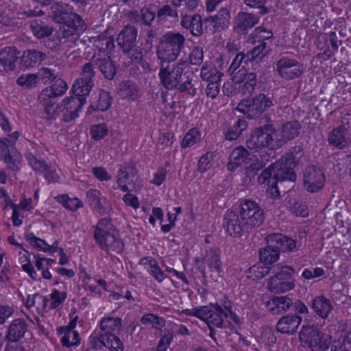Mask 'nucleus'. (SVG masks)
Masks as SVG:
<instances>
[{"label":"nucleus","instance_id":"obj_1","mask_svg":"<svg viewBox=\"0 0 351 351\" xmlns=\"http://www.w3.org/2000/svg\"><path fill=\"white\" fill-rule=\"evenodd\" d=\"M240 208L239 213L228 210L223 216V226L230 236L241 237L260 226L265 219L264 210L254 201L245 200Z\"/></svg>","mask_w":351,"mask_h":351},{"label":"nucleus","instance_id":"obj_2","mask_svg":"<svg viewBox=\"0 0 351 351\" xmlns=\"http://www.w3.org/2000/svg\"><path fill=\"white\" fill-rule=\"evenodd\" d=\"M186 69V64L184 61L173 64H160L158 73L160 84L168 90L177 88L181 93L187 91L190 95H195V89L190 92L193 87L192 78L184 71Z\"/></svg>","mask_w":351,"mask_h":351},{"label":"nucleus","instance_id":"obj_3","mask_svg":"<svg viewBox=\"0 0 351 351\" xmlns=\"http://www.w3.org/2000/svg\"><path fill=\"white\" fill-rule=\"evenodd\" d=\"M51 9L50 16L52 19L63 25L58 32L60 40L73 37L77 34L78 31L84 29V21L82 17L69 10L66 4L56 3L52 5Z\"/></svg>","mask_w":351,"mask_h":351},{"label":"nucleus","instance_id":"obj_4","mask_svg":"<svg viewBox=\"0 0 351 351\" xmlns=\"http://www.w3.org/2000/svg\"><path fill=\"white\" fill-rule=\"evenodd\" d=\"M93 228L95 243L103 251L112 256L123 252V242L110 220L101 219Z\"/></svg>","mask_w":351,"mask_h":351},{"label":"nucleus","instance_id":"obj_5","mask_svg":"<svg viewBox=\"0 0 351 351\" xmlns=\"http://www.w3.org/2000/svg\"><path fill=\"white\" fill-rule=\"evenodd\" d=\"M268 245L261 247L258 254L265 265H271L279 259L280 251L293 252L298 250L297 241L280 233L269 234L266 237Z\"/></svg>","mask_w":351,"mask_h":351},{"label":"nucleus","instance_id":"obj_6","mask_svg":"<svg viewBox=\"0 0 351 351\" xmlns=\"http://www.w3.org/2000/svg\"><path fill=\"white\" fill-rule=\"evenodd\" d=\"M185 38L180 33L168 32L163 35L157 47L156 54L160 64L174 62L184 47Z\"/></svg>","mask_w":351,"mask_h":351},{"label":"nucleus","instance_id":"obj_7","mask_svg":"<svg viewBox=\"0 0 351 351\" xmlns=\"http://www.w3.org/2000/svg\"><path fill=\"white\" fill-rule=\"evenodd\" d=\"M276 134V130L273 124L267 123L263 126L255 128L250 136L246 139L247 149L254 152H261L265 148L271 151L278 149L274 147L275 141L274 136Z\"/></svg>","mask_w":351,"mask_h":351},{"label":"nucleus","instance_id":"obj_8","mask_svg":"<svg viewBox=\"0 0 351 351\" xmlns=\"http://www.w3.org/2000/svg\"><path fill=\"white\" fill-rule=\"evenodd\" d=\"M121 326L122 319L119 317H106L100 321L101 339L106 341L107 348L111 351H123V343L117 336Z\"/></svg>","mask_w":351,"mask_h":351},{"label":"nucleus","instance_id":"obj_9","mask_svg":"<svg viewBox=\"0 0 351 351\" xmlns=\"http://www.w3.org/2000/svg\"><path fill=\"white\" fill-rule=\"evenodd\" d=\"M273 106L271 98L265 94L247 99H242L238 104L237 110L248 119H256Z\"/></svg>","mask_w":351,"mask_h":351},{"label":"nucleus","instance_id":"obj_10","mask_svg":"<svg viewBox=\"0 0 351 351\" xmlns=\"http://www.w3.org/2000/svg\"><path fill=\"white\" fill-rule=\"evenodd\" d=\"M299 338L311 351H325L331 343L330 336L324 334L314 326H303Z\"/></svg>","mask_w":351,"mask_h":351},{"label":"nucleus","instance_id":"obj_11","mask_svg":"<svg viewBox=\"0 0 351 351\" xmlns=\"http://www.w3.org/2000/svg\"><path fill=\"white\" fill-rule=\"evenodd\" d=\"M294 269L288 265H277L273 267L274 276L269 279L268 285L270 289L279 293H284L291 290L294 287V282L280 284L279 280H292Z\"/></svg>","mask_w":351,"mask_h":351},{"label":"nucleus","instance_id":"obj_12","mask_svg":"<svg viewBox=\"0 0 351 351\" xmlns=\"http://www.w3.org/2000/svg\"><path fill=\"white\" fill-rule=\"evenodd\" d=\"M203 308H206V312L202 315V320L204 321L209 327L210 334L213 333V327L226 328L229 324L226 320L228 317L226 308L223 309L217 303L210 304V306H203Z\"/></svg>","mask_w":351,"mask_h":351},{"label":"nucleus","instance_id":"obj_13","mask_svg":"<svg viewBox=\"0 0 351 351\" xmlns=\"http://www.w3.org/2000/svg\"><path fill=\"white\" fill-rule=\"evenodd\" d=\"M303 182L307 191L317 193L324 185V173L319 167L314 165L308 166L303 172Z\"/></svg>","mask_w":351,"mask_h":351},{"label":"nucleus","instance_id":"obj_14","mask_svg":"<svg viewBox=\"0 0 351 351\" xmlns=\"http://www.w3.org/2000/svg\"><path fill=\"white\" fill-rule=\"evenodd\" d=\"M276 71L280 77L287 80L299 77L304 72L303 64L289 58H282L276 62Z\"/></svg>","mask_w":351,"mask_h":351},{"label":"nucleus","instance_id":"obj_15","mask_svg":"<svg viewBox=\"0 0 351 351\" xmlns=\"http://www.w3.org/2000/svg\"><path fill=\"white\" fill-rule=\"evenodd\" d=\"M266 169H269L271 172V178L280 182V186L282 187L285 182L293 183L296 180V173L294 167L288 164H285L281 160L276 161Z\"/></svg>","mask_w":351,"mask_h":351},{"label":"nucleus","instance_id":"obj_16","mask_svg":"<svg viewBox=\"0 0 351 351\" xmlns=\"http://www.w3.org/2000/svg\"><path fill=\"white\" fill-rule=\"evenodd\" d=\"M85 103L86 99L83 97L71 96L64 99L62 101L63 108L62 120L66 123L75 120L78 117V112L81 110Z\"/></svg>","mask_w":351,"mask_h":351},{"label":"nucleus","instance_id":"obj_17","mask_svg":"<svg viewBox=\"0 0 351 351\" xmlns=\"http://www.w3.org/2000/svg\"><path fill=\"white\" fill-rule=\"evenodd\" d=\"M138 29L133 25H127L121 30L117 38V45L123 52H128L137 45Z\"/></svg>","mask_w":351,"mask_h":351},{"label":"nucleus","instance_id":"obj_18","mask_svg":"<svg viewBox=\"0 0 351 351\" xmlns=\"http://www.w3.org/2000/svg\"><path fill=\"white\" fill-rule=\"evenodd\" d=\"M259 21V16L247 12H240L234 18V31L240 35H245Z\"/></svg>","mask_w":351,"mask_h":351},{"label":"nucleus","instance_id":"obj_19","mask_svg":"<svg viewBox=\"0 0 351 351\" xmlns=\"http://www.w3.org/2000/svg\"><path fill=\"white\" fill-rule=\"evenodd\" d=\"M301 128L302 125L298 121H287L282 124L280 130L281 137L276 139L274 147H281L288 141L296 138L299 135Z\"/></svg>","mask_w":351,"mask_h":351},{"label":"nucleus","instance_id":"obj_20","mask_svg":"<svg viewBox=\"0 0 351 351\" xmlns=\"http://www.w3.org/2000/svg\"><path fill=\"white\" fill-rule=\"evenodd\" d=\"M28 331V324L23 319H14L10 324L5 339L10 342H17L25 337Z\"/></svg>","mask_w":351,"mask_h":351},{"label":"nucleus","instance_id":"obj_21","mask_svg":"<svg viewBox=\"0 0 351 351\" xmlns=\"http://www.w3.org/2000/svg\"><path fill=\"white\" fill-rule=\"evenodd\" d=\"M53 98H44L43 95H38V100L43 107L44 117L48 120L56 119L60 114H63L62 102L56 104L53 101Z\"/></svg>","mask_w":351,"mask_h":351},{"label":"nucleus","instance_id":"obj_22","mask_svg":"<svg viewBox=\"0 0 351 351\" xmlns=\"http://www.w3.org/2000/svg\"><path fill=\"white\" fill-rule=\"evenodd\" d=\"M301 321L302 318L300 316L288 314L278 320L276 330L282 334H294Z\"/></svg>","mask_w":351,"mask_h":351},{"label":"nucleus","instance_id":"obj_23","mask_svg":"<svg viewBox=\"0 0 351 351\" xmlns=\"http://www.w3.org/2000/svg\"><path fill=\"white\" fill-rule=\"evenodd\" d=\"M346 125L342 123L339 127L333 129L329 134L328 138L330 145L340 149L348 147L351 143V139L346 135L347 132Z\"/></svg>","mask_w":351,"mask_h":351},{"label":"nucleus","instance_id":"obj_24","mask_svg":"<svg viewBox=\"0 0 351 351\" xmlns=\"http://www.w3.org/2000/svg\"><path fill=\"white\" fill-rule=\"evenodd\" d=\"M258 182L261 184H266L267 194L273 199L280 198V182L271 178V172L269 169H265L258 177Z\"/></svg>","mask_w":351,"mask_h":351},{"label":"nucleus","instance_id":"obj_25","mask_svg":"<svg viewBox=\"0 0 351 351\" xmlns=\"http://www.w3.org/2000/svg\"><path fill=\"white\" fill-rule=\"evenodd\" d=\"M86 198L89 206L100 215L107 213V200L105 197H101L99 191L93 189L88 190L86 193Z\"/></svg>","mask_w":351,"mask_h":351},{"label":"nucleus","instance_id":"obj_26","mask_svg":"<svg viewBox=\"0 0 351 351\" xmlns=\"http://www.w3.org/2000/svg\"><path fill=\"white\" fill-rule=\"evenodd\" d=\"M46 58L47 54L44 52L36 49H27L21 57L19 63L24 69L33 67L36 64H40Z\"/></svg>","mask_w":351,"mask_h":351},{"label":"nucleus","instance_id":"obj_27","mask_svg":"<svg viewBox=\"0 0 351 351\" xmlns=\"http://www.w3.org/2000/svg\"><path fill=\"white\" fill-rule=\"evenodd\" d=\"M19 52L14 47H6L0 51V62L5 71L15 70V62Z\"/></svg>","mask_w":351,"mask_h":351},{"label":"nucleus","instance_id":"obj_28","mask_svg":"<svg viewBox=\"0 0 351 351\" xmlns=\"http://www.w3.org/2000/svg\"><path fill=\"white\" fill-rule=\"evenodd\" d=\"M237 74L239 76H235L234 80L236 83L243 82L241 87V91L243 95H251L254 93L255 86L257 84L256 75L254 73H246L245 71L241 72L239 71Z\"/></svg>","mask_w":351,"mask_h":351},{"label":"nucleus","instance_id":"obj_29","mask_svg":"<svg viewBox=\"0 0 351 351\" xmlns=\"http://www.w3.org/2000/svg\"><path fill=\"white\" fill-rule=\"evenodd\" d=\"M229 19L228 10L227 8H221L217 14L204 19V23L206 24V29L210 27V31L213 32L219 31Z\"/></svg>","mask_w":351,"mask_h":351},{"label":"nucleus","instance_id":"obj_30","mask_svg":"<svg viewBox=\"0 0 351 351\" xmlns=\"http://www.w3.org/2000/svg\"><path fill=\"white\" fill-rule=\"evenodd\" d=\"M203 262L208 265L210 271L220 274L222 271L220 250L216 247L206 250Z\"/></svg>","mask_w":351,"mask_h":351},{"label":"nucleus","instance_id":"obj_31","mask_svg":"<svg viewBox=\"0 0 351 351\" xmlns=\"http://www.w3.org/2000/svg\"><path fill=\"white\" fill-rule=\"evenodd\" d=\"M95 65L107 80L114 78L117 69L110 57L97 58L94 56Z\"/></svg>","mask_w":351,"mask_h":351},{"label":"nucleus","instance_id":"obj_32","mask_svg":"<svg viewBox=\"0 0 351 351\" xmlns=\"http://www.w3.org/2000/svg\"><path fill=\"white\" fill-rule=\"evenodd\" d=\"M249 156V152L243 146L234 149L230 155V160L227 165L228 169L233 171L237 167L245 162Z\"/></svg>","mask_w":351,"mask_h":351},{"label":"nucleus","instance_id":"obj_33","mask_svg":"<svg viewBox=\"0 0 351 351\" xmlns=\"http://www.w3.org/2000/svg\"><path fill=\"white\" fill-rule=\"evenodd\" d=\"M53 81L51 86L43 89L39 95H43L44 98H46V97L55 98L64 95L68 89L66 83L60 78L56 79Z\"/></svg>","mask_w":351,"mask_h":351},{"label":"nucleus","instance_id":"obj_34","mask_svg":"<svg viewBox=\"0 0 351 351\" xmlns=\"http://www.w3.org/2000/svg\"><path fill=\"white\" fill-rule=\"evenodd\" d=\"M312 308L314 311L322 318H327L329 313L332 309V306L329 299L323 295L317 296L312 300Z\"/></svg>","mask_w":351,"mask_h":351},{"label":"nucleus","instance_id":"obj_35","mask_svg":"<svg viewBox=\"0 0 351 351\" xmlns=\"http://www.w3.org/2000/svg\"><path fill=\"white\" fill-rule=\"evenodd\" d=\"M304 156V149L302 145H295L291 148L289 152L281 158V160L293 167L299 165L301 159Z\"/></svg>","mask_w":351,"mask_h":351},{"label":"nucleus","instance_id":"obj_36","mask_svg":"<svg viewBox=\"0 0 351 351\" xmlns=\"http://www.w3.org/2000/svg\"><path fill=\"white\" fill-rule=\"evenodd\" d=\"M223 73L212 64L205 62L201 68L200 77L204 81H221Z\"/></svg>","mask_w":351,"mask_h":351},{"label":"nucleus","instance_id":"obj_37","mask_svg":"<svg viewBox=\"0 0 351 351\" xmlns=\"http://www.w3.org/2000/svg\"><path fill=\"white\" fill-rule=\"evenodd\" d=\"M247 128V122L244 119H239L232 126L229 127L226 133L225 138L228 141H234L241 134L242 132Z\"/></svg>","mask_w":351,"mask_h":351},{"label":"nucleus","instance_id":"obj_38","mask_svg":"<svg viewBox=\"0 0 351 351\" xmlns=\"http://www.w3.org/2000/svg\"><path fill=\"white\" fill-rule=\"evenodd\" d=\"M30 28L33 34L38 38L48 37L53 32V28L51 26L38 20H34L31 22Z\"/></svg>","mask_w":351,"mask_h":351},{"label":"nucleus","instance_id":"obj_39","mask_svg":"<svg viewBox=\"0 0 351 351\" xmlns=\"http://www.w3.org/2000/svg\"><path fill=\"white\" fill-rule=\"evenodd\" d=\"M93 82H88L83 79L78 78L73 85V93L76 97L85 98L92 89Z\"/></svg>","mask_w":351,"mask_h":351},{"label":"nucleus","instance_id":"obj_40","mask_svg":"<svg viewBox=\"0 0 351 351\" xmlns=\"http://www.w3.org/2000/svg\"><path fill=\"white\" fill-rule=\"evenodd\" d=\"M97 102V104L95 106L93 104H92L90 106V108L93 109L94 111L107 110L110 107L112 102V97L110 96V93L101 90L99 93Z\"/></svg>","mask_w":351,"mask_h":351},{"label":"nucleus","instance_id":"obj_41","mask_svg":"<svg viewBox=\"0 0 351 351\" xmlns=\"http://www.w3.org/2000/svg\"><path fill=\"white\" fill-rule=\"evenodd\" d=\"M267 43L265 41H261L259 45L247 52L246 62L253 61L258 57H260V60H262L269 51V49L267 50Z\"/></svg>","mask_w":351,"mask_h":351},{"label":"nucleus","instance_id":"obj_42","mask_svg":"<svg viewBox=\"0 0 351 351\" xmlns=\"http://www.w3.org/2000/svg\"><path fill=\"white\" fill-rule=\"evenodd\" d=\"M120 90L125 98L134 100L138 97V89L131 81L123 82L121 84Z\"/></svg>","mask_w":351,"mask_h":351},{"label":"nucleus","instance_id":"obj_43","mask_svg":"<svg viewBox=\"0 0 351 351\" xmlns=\"http://www.w3.org/2000/svg\"><path fill=\"white\" fill-rule=\"evenodd\" d=\"M141 261H145V263L149 262L150 265L149 273L158 282H161L167 277L164 271L159 267L155 259L145 258Z\"/></svg>","mask_w":351,"mask_h":351},{"label":"nucleus","instance_id":"obj_44","mask_svg":"<svg viewBox=\"0 0 351 351\" xmlns=\"http://www.w3.org/2000/svg\"><path fill=\"white\" fill-rule=\"evenodd\" d=\"M95 60L93 57L90 62L82 66L81 77L80 78L88 82H93V77L95 76Z\"/></svg>","mask_w":351,"mask_h":351},{"label":"nucleus","instance_id":"obj_45","mask_svg":"<svg viewBox=\"0 0 351 351\" xmlns=\"http://www.w3.org/2000/svg\"><path fill=\"white\" fill-rule=\"evenodd\" d=\"M108 130L105 123H99L92 125L90 128V134L92 138L95 141L104 138L108 135Z\"/></svg>","mask_w":351,"mask_h":351},{"label":"nucleus","instance_id":"obj_46","mask_svg":"<svg viewBox=\"0 0 351 351\" xmlns=\"http://www.w3.org/2000/svg\"><path fill=\"white\" fill-rule=\"evenodd\" d=\"M131 60L136 64H141L143 67L145 64H147L143 58V52L141 48L133 47V49L128 52H123Z\"/></svg>","mask_w":351,"mask_h":351},{"label":"nucleus","instance_id":"obj_47","mask_svg":"<svg viewBox=\"0 0 351 351\" xmlns=\"http://www.w3.org/2000/svg\"><path fill=\"white\" fill-rule=\"evenodd\" d=\"M178 12L176 10H173L169 5H164L158 10L156 16L159 21H163L167 19V16H171L174 18L178 17Z\"/></svg>","mask_w":351,"mask_h":351},{"label":"nucleus","instance_id":"obj_48","mask_svg":"<svg viewBox=\"0 0 351 351\" xmlns=\"http://www.w3.org/2000/svg\"><path fill=\"white\" fill-rule=\"evenodd\" d=\"M27 159L30 166L36 171L45 172L48 169V165L45 160H40L34 155L29 154Z\"/></svg>","mask_w":351,"mask_h":351},{"label":"nucleus","instance_id":"obj_49","mask_svg":"<svg viewBox=\"0 0 351 351\" xmlns=\"http://www.w3.org/2000/svg\"><path fill=\"white\" fill-rule=\"evenodd\" d=\"M63 206L71 210L75 211L77 208L82 207L83 204L78 198H69L68 195H64L61 197Z\"/></svg>","mask_w":351,"mask_h":351},{"label":"nucleus","instance_id":"obj_50","mask_svg":"<svg viewBox=\"0 0 351 351\" xmlns=\"http://www.w3.org/2000/svg\"><path fill=\"white\" fill-rule=\"evenodd\" d=\"M204 50L200 47H195L189 55V62L193 65H200L203 62Z\"/></svg>","mask_w":351,"mask_h":351},{"label":"nucleus","instance_id":"obj_51","mask_svg":"<svg viewBox=\"0 0 351 351\" xmlns=\"http://www.w3.org/2000/svg\"><path fill=\"white\" fill-rule=\"evenodd\" d=\"M275 302L278 304L277 314L287 311L293 304L292 299L288 296H278V299L276 300Z\"/></svg>","mask_w":351,"mask_h":351},{"label":"nucleus","instance_id":"obj_52","mask_svg":"<svg viewBox=\"0 0 351 351\" xmlns=\"http://www.w3.org/2000/svg\"><path fill=\"white\" fill-rule=\"evenodd\" d=\"M245 4L253 8H258L259 14L264 15L269 12V9L265 6L267 0H243Z\"/></svg>","mask_w":351,"mask_h":351},{"label":"nucleus","instance_id":"obj_53","mask_svg":"<svg viewBox=\"0 0 351 351\" xmlns=\"http://www.w3.org/2000/svg\"><path fill=\"white\" fill-rule=\"evenodd\" d=\"M191 33L193 36L199 37L202 34L203 32V27H202V17L199 14L193 15V21L191 25V27H190Z\"/></svg>","mask_w":351,"mask_h":351},{"label":"nucleus","instance_id":"obj_54","mask_svg":"<svg viewBox=\"0 0 351 351\" xmlns=\"http://www.w3.org/2000/svg\"><path fill=\"white\" fill-rule=\"evenodd\" d=\"M37 75L29 74L27 75H21L16 80V83L19 86H26L27 88L32 87L36 84Z\"/></svg>","mask_w":351,"mask_h":351},{"label":"nucleus","instance_id":"obj_55","mask_svg":"<svg viewBox=\"0 0 351 351\" xmlns=\"http://www.w3.org/2000/svg\"><path fill=\"white\" fill-rule=\"evenodd\" d=\"M66 292H60L57 289L53 290L50 294V298L52 300L51 308H55L62 304L66 300Z\"/></svg>","mask_w":351,"mask_h":351},{"label":"nucleus","instance_id":"obj_56","mask_svg":"<svg viewBox=\"0 0 351 351\" xmlns=\"http://www.w3.org/2000/svg\"><path fill=\"white\" fill-rule=\"evenodd\" d=\"M173 339V333L170 330L165 331L164 335L161 337L157 348L156 351H166L169 346Z\"/></svg>","mask_w":351,"mask_h":351},{"label":"nucleus","instance_id":"obj_57","mask_svg":"<svg viewBox=\"0 0 351 351\" xmlns=\"http://www.w3.org/2000/svg\"><path fill=\"white\" fill-rule=\"evenodd\" d=\"M197 134L198 132L195 129L190 130L189 132L186 134L181 143L182 147L186 148L193 145L197 141L196 138Z\"/></svg>","mask_w":351,"mask_h":351},{"label":"nucleus","instance_id":"obj_58","mask_svg":"<svg viewBox=\"0 0 351 351\" xmlns=\"http://www.w3.org/2000/svg\"><path fill=\"white\" fill-rule=\"evenodd\" d=\"M27 240L32 245L36 247L38 250L45 252H49V247H46V242L43 239H41L35 236H32L30 237L27 236Z\"/></svg>","mask_w":351,"mask_h":351},{"label":"nucleus","instance_id":"obj_59","mask_svg":"<svg viewBox=\"0 0 351 351\" xmlns=\"http://www.w3.org/2000/svg\"><path fill=\"white\" fill-rule=\"evenodd\" d=\"M219 81L208 82L205 89V93L208 97L215 99L219 93Z\"/></svg>","mask_w":351,"mask_h":351},{"label":"nucleus","instance_id":"obj_60","mask_svg":"<svg viewBox=\"0 0 351 351\" xmlns=\"http://www.w3.org/2000/svg\"><path fill=\"white\" fill-rule=\"evenodd\" d=\"M142 12V24L145 26L150 27L152 23L156 18V14L154 11L150 10L149 8L141 9Z\"/></svg>","mask_w":351,"mask_h":351},{"label":"nucleus","instance_id":"obj_61","mask_svg":"<svg viewBox=\"0 0 351 351\" xmlns=\"http://www.w3.org/2000/svg\"><path fill=\"white\" fill-rule=\"evenodd\" d=\"M90 343L93 349H101L102 347L107 348L106 341L101 339V333L99 332L98 334L92 335L90 337Z\"/></svg>","mask_w":351,"mask_h":351},{"label":"nucleus","instance_id":"obj_62","mask_svg":"<svg viewBox=\"0 0 351 351\" xmlns=\"http://www.w3.org/2000/svg\"><path fill=\"white\" fill-rule=\"evenodd\" d=\"M265 164L266 163L263 160L259 161L257 160L256 162L247 167L245 174L247 176H254L256 173L265 165Z\"/></svg>","mask_w":351,"mask_h":351},{"label":"nucleus","instance_id":"obj_63","mask_svg":"<svg viewBox=\"0 0 351 351\" xmlns=\"http://www.w3.org/2000/svg\"><path fill=\"white\" fill-rule=\"evenodd\" d=\"M247 60V54H245L243 52H240L237 54L235 58H234L231 65L230 66L229 70L234 72L236 69H237L241 64V63L244 61L245 63Z\"/></svg>","mask_w":351,"mask_h":351},{"label":"nucleus","instance_id":"obj_64","mask_svg":"<svg viewBox=\"0 0 351 351\" xmlns=\"http://www.w3.org/2000/svg\"><path fill=\"white\" fill-rule=\"evenodd\" d=\"M93 175L100 181H107L111 179V176L103 167H94L93 169Z\"/></svg>","mask_w":351,"mask_h":351}]
</instances>
